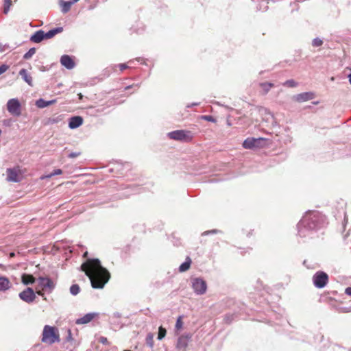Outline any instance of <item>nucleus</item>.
Masks as SVG:
<instances>
[{"instance_id": "1", "label": "nucleus", "mask_w": 351, "mask_h": 351, "mask_svg": "<svg viewBox=\"0 0 351 351\" xmlns=\"http://www.w3.org/2000/svg\"><path fill=\"white\" fill-rule=\"evenodd\" d=\"M81 270L88 277L94 289L104 288L110 278V272L97 258H88L81 265Z\"/></svg>"}, {"instance_id": "2", "label": "nucleus", "mask_w": 351, "mask_h": 351, "mask_svg": "<svg viewBox=\"0 0 351 351\" xmlns=\"http://www.w3.org/2000/svg\"><path fill=\"white\" fill-rule=\"evenodd\" d=\"M322 222L323 217L320 213L318 212H310L303 217L300 223L310 230H315L319 228Z\"/></svg>"}, {"instance_id": "3", "label": "nucleus", "mask_w": 351, "mask_h": 351, "mask_svg": "<svg viewBox=\"0 0 351 351\" xmlns=\"http://www.w3.org/2000/svg\"><path fill=\"white\" fill-rule=\"evenodd\" d=\"M41 341L47 345H52L60 341L58 329L55 326L45 325L42 332Z\"/></svg>"}, {"instance_id": "4", "label": "nucleus", "mask_w": 351, "mask_h": 351, "mask_svg": "<svg viewBox=\"0 0 351 351\" xmlns=\"http://www.w3.org/2000/svg\"><path fill=\"white\" fill-rule=\"evenodd\" d=\"M167 136L170 139L183 143L192 142L195 137L194 134L191 131L186 130H175L169 132Z\"/></svg>"}, {"instance_id": "5", "label": "nucleus", "mask_w": 351, "mask_h": 351, "mask_svg": "<svg viewBox=\"0 0 351 351\" xmlns=\"http://www.w3.org/2000/svg\"><path fill=\"white\" fill-rule=\"evenodd\" d=\"M313 282L317 288H323L328 282V276L322 271H317L313 276Z\"/></svg>"}, {"instance_id": "6", "label": "nucleus", "mask_w": 351, "mask_h": 351, "mask_svg": "<svg viewBox=\"0 0 351 351\" xmlns=\"http://www.w3.org/2000/svg\"><path fill=\"white\" fill-rule=\"evenodd\" d=\"M8 111L14 116L19 117L21 114V105L17 99H11L7 103Z\"/></svg>"}, {"instance_id": "7", "label": "nucleus", "mask_w": 351, "mask_h": 351, "mask_svg": "<svg viewBox=\"0 0 351 351\" xmlns=\"http://www.w3.org/2000/svg\"><path fill=\"white\" fill-rule=\"evenodd\" d=\"M7 180L10 182H18L23 178L21 170L19 167L12 169H8L7 171Z\"/></svg>"}, {"instance_id": "8", "label": "nucleus", "mask_w": 351, "mask_h": 351, "mask_svg": "<svg viewBox=\"0 0 351 351\" xmlns=\"http://www.w3.org/2000/svg\"><path fill=\"white\" fill-rule=\"evenodd\" d=\"M37 287L41 288L43 290L49 291V292H51L55 287L53 282L47 277H39L37 279Z\"/></svg>"}, {"instance_id": "9", "label": "nucleus", "mask_w": 351, "mask_h": 351, "mask_svg": "<svg viewBox=\"0 0 351 351\" xmlns=\"http://www.w3.org/2000/svg\"><path fill=\"white\" fill-rule=\"evenodd\" d=\"M192 287L197 294H204L207 289L206 281L202 278H195L192 281Z\"/></svg>"}, {"instance_id": "10", "label": "nucleus", "mask_w": 351, "mask_h": 351, "mask_svg": "<svg viewBox=\"0 0 351 351\" xmlns=\"http://www.w3.org/2000/svg\"><path fill=\"white\" fill-rule=\"evenodd\" d=\"M19 298L27 303H32L34 301L36 295L34 290L28 287L19 293Z\"/></svg>"}, {"instance_id": "11", "label": "nucleus", "mask_w": 351, "mask_h": 351, "mask_svg": "<svg viewBox=\"0 0 351 351\" xmlns=\"http://www.w3.org/2000/svg\"><path fill=\"white\" fill-rule=\"evenodd\" d=\"M315 97V94L312 92H306L298 94L293 97V99L297 102H304L311 100Z\"/></svg>"}, {"instance_id": "12", "label": "nucleus", "mask_w": 351, "mask_h": 351, "mask_svg": "<svg viewBox=\"0 0 351 351\" xmlns=\"http://www.w3.org/2000/svg\"><path fill=\"white\" fill-rule=\"evenodd\" d=\"M61 64L68 69H71L75 66L73 60L68 55H64L60 58Z\"/></svg>"}, {"instance_id": "13", "label": "nucleus", "mask_w": 351, "mask_h": 351, "mask_svg": "<svg viewBox=\"0 0 351 351\" xmlns=\"http://www.w3.org/2000/svg\"><path fill=\"white\" fill-rule=\"evenodd\" d=\"M82 123H83L82 117L80 116H75V117H72L69 119V127L71 129H75V128H77L80 127V125H82Z\"/></svg>"}, {"instance_id": "14", "label": "nucleus", "mask_w": 351, "mask_h": 351, "mask_svg": "<svg viewBox=\"0 0 351 351\" xmlns=\"http://www.w3.org/2000/svg\"><path fill=\"white\" fill-rule=\"evenodd\" d=\"M12 283L5 276L0 277V291H5L10 289Z\"/></svg>"}, {"instance_id": "15", "label": "nucleus", "mask_w": 351, "mask_h": 351, "mask_svg": "<svg viewBox=\"0 0 351 351\" xmlns=\"http://www.w3.org/2000/svg\"><path fill=\"white\" fill-rule=\"evenodd\" d=\"M96 316L95 313H90L76 320L77 324H86L90 322Z\"/></svg>"}, {"instance_id": "16", "label": "nucleus", "mask_w": 351, "mask_h": 351, "mask_svg": "<svg viewBox=\"0 0 351 351\" xmlns=\"http://www.w3.org/2000/svg\"><path fill=\"white\" fill-rule=\"evenodd\" d=\"M191 335H182L180 337L177 342V348L179 349H185L188 346V342Z\"/></svg>"}, {"instance_id": "17", "label": "nucleus", "mask_w": 351, "mask_h": 351, "mask_svg": "<svg viewBox=\"0 0 351 351\" xmlns=\"http://www.w3.org/2000/svg\"><path fill=\"white\" fill-rule=\"evenodd\" d=\"M19 75L27 82L29 86H33V79L27 71L25 69H22L19 71Z\"/></svg>"}, {"instance_id": "18", "label": "nucleus", "mask_w": 351, "mask_h": 351, "mask_svg": "<svg viewBox=\"0 0 351 351\" xmlns=\"http://www.w3.org/2000/svg\"><path fill=\"white\" fill-rule=\"evenodd\" d=\"M45 38V32L42 30H38L31 36L30 40L34 43H38Z\"/></svg>"}, {"instance_id": "19", "label": "nucleus", "mask_w": 351, "mask_h": 351, "mask_svg": "<svg viewBox=\"0 0 351 351\" xmlns=\"http://www.w3.org/2000/svg\"><path fill=\"white\" fill-rule=\"evenodd\" d=\"M75 3V2H73V0H72L71 1H64L63 0H60L59 4L61 7L62 12L63 13H66L70 10L72 4Z\"/></svg>"}, {"instance_id": "20", "label": "nucleus", "mask_w": 351, "mask_h": 351, "mask_svg": "<svg viewBox=\"0 0 351 351\" xmlns=\"http://www.w3.org/2000/svg\"><path fill=\"white\" fill-rule=\"evenodd\" d=\"M21 281L24 285H28L34 283L36 278L31 274H23L21 276Z\"/></svg>"}, {"instance_id": "21", "label": "nucleus", "mask_w": 351, "mask_h": 351, "mask_svg": "<svg viewBox=\"0 0 351 351\" xmlns=\"http://www.w3.org/2000/svg\"><path fill=\"white\" fill-rule=\"evenodd\" d=\"M257 140L254 138H248L243 143V147L245 149H252L256 146Z\"/></svg>"}, {"instance_id": "22", "label": "nucleus", "mask_w": 351, "mask_h": 351, "mask_svg": "<svg viewBox=\"0 0 351 351\" xmlns=\"http://www.w3.org/2000/svg\"><path fill=\"white\" fill-rule=\"evenodd\" d=\"M62 27H57L53 29L49 30L48 32L45 33V39H49L53 38L58 33L62 32Z\"/></svg>"}, {"instance_id": "23", "label": "nucleus", "mask_w": 351, "mask_h": 351, "mask_svg": "<svg viewBox=\"0 0 351 351\" xmlns=\"http://www.w3.org/2000/svg\"><path fill=\"white\" fill-rule=\"evenodd\" d=\"M191 262V259L189 257H187L186 258L185 262L181 264V265L180 266L179 271L180 272H184L187 271L190 268Z\"/></svg>"}, {"instance_id": "24", "label": "nucleus", "mask_w": 351, "mask_h": 351, "mask_svg": "<svg viewBox=\"0 0 351 351\" xmlns=\"http://www.w3.org/2000/svg\"><path fill=\"white\" fill-rule=\"evenodd\" d=\"M261 87L263 88L264 91V94H266L268 93V91L274 87V84L272 83L269 82H264L260 84Z\"/></svg>"}, {"instance_id": "25", "label": "nucleus", "mask_w": 351, "mask_h": 351, "mask_svg": "<svg viewBox=\"0 0 351 351\" xmlns=\"http://www.w3.org/2000/svg\"><path fill=\"white\" fill-rule=\"evenodd\" d=\"M36 51V48L34 47L29 49V51L23 56V58L25 60L30 59L35 54Z\"/></svg>"}, {"instance_id": "26", "label": "nucleus", "mask_w": 351, "mask_h": 351, "mask_svg": "<svg viewBox=\"0 0 351 351\" xmlns=\"http://www.w3.org/2000/svg\"><path fill=\"white\" fill-rule=\"evenodd\" d=\"M146 343L150 348L154 346V335L152 333H149L146 337Z\"/></svg>"}, {"instance_id": "27", "label": "nucleus", "mask_w": 351, "mask_h": 351, "mask_svg": "<svg viewBox=\"0 0 351 351\" xmlns=\"http://www.w3.org/2000/svg\"><path fill=\"white\" fill-rule=\"evenodd\" d=\"M80 291V286L77 284L73 285L70 287V292L73 295H76L77 294H78Z\"/></svg>"}, {"instance_id": "28", "label": "nucleus", "mask_w": 351, "mask_h": 351, "mask_svg": "<svg viewBox=\"0 0 351 351\" xmlns=\"http://www.w3.org/2000/svg\"><path fill=\"white\" fill-rule=\"evenodd\" d=\"M167 333V330L165 328L162 326H160L158 328V339L161 340L162 339Z\"/></svg>"}, {"instance_id": "29", "label": "nucleus", "mask_w": 351, "mask_h": 351, "mask_svg": "<svg viewBox=\"0 0 351 351\" xmlns=\"http://www.w3.org/2000/svg\"><path fill=\"white\" fill-rule=\"evenodd\" d=\"M62 173V171L60 169H58L54 170L51 173H50L47 176H42L41 179L49 178H51L52 176L60 175Z\"/></svg>"}, {"instance_id": "30", "label": "nucleus", "mask_w": 351, "mask_h": 351, "mask_svg": "<svg viewBox=\"0 0 351 351\" xmlns=\"http://www.w3.org/2000/svg\"><path fill=\"white\" fill-rule=\"evenodd\" d=\"M11 5H12V0H4L3 12L5 14L8 13Z\"/></svg>"}, {"instance_id": "31", "label": "nucleus", "mask_w": 351, "mask_h": 351, "mask_svg": "<svg viewBox=\"0 0 351 351\" xmlns=\"http://www.w3.org/2000/svg\"><path fill=\"white\" fill-rule=\"evenodd\" d=\"M36 105L39 108H43L47 106V101L44 100L43 99H39L37 100Z\"/></svg>"}, {"instance_id": "32", "label": "nucleus", "mask_w": 351, "mask_h": 351, "mask_svg": "<svg viewBox=\"0 0 351 351\" xmlns=\"http://www.w3.org/2000/svg\"><path fill=\"white\" fill-rule=\"evenodd\" d=\"M182 326H183L182 316H179L176 321V329L177 330H180L182 328Z\"/></svg>"}, {"instance_id": "33", "label": "nucleus", "mask_w": 351, "mask_h": 351, "mask_svg": "<svg viewBox=\"0 0 351 351\" xmlns=\"http://www.w3.org/2000/svg\"><path fill=\"white\" fill-rule=\"evenodd\" d=\"M297 84V82H295L293 80H289L283 84L284 86L289 87H295Z\"/></svg>"}, {"instance_id": "34", "label": "nucleus", "mask_w": 351, "mask_h": 351, "mask_svg": "<svg viewBox=\"0 0 351 351\" xmlns=\"http://www.w3.org/2000/svg\"><path fill=\"white\" fill-rule=\"evenodd\" d=\"M323 44V41L322 40H321L320 38H315L313 42H312V45L313 47H319L321 45H322Z\"/></svg>"}, {"instance_id": "35", "label": "nucleus", "mask_w": 351, "mask_h": 351, "mask_svg": "<svg viewBox=\"0 0 351 351\" xmlns=\"http://www.w3.org/2000/svg\"><path fill=\"white\" fill-rule=\"evenodd\" d=\"M9 69V66L7 64H2L0 66V75L4 73Z\"/></svg>"}, {"instance_id": "36", "label": "nucleus", "mask_w": 351, "mask_h": 351, "mask_svg": "<svg viewBox=\"0 0 351 351\" xmlns=\"http://www.w3.org/2000/svg\"><path fill=\"white\" fill-rule=\"evenodd\" d=\"M202 119L210 121V122H215V119L213 118V117L210 115H204L202 117Z\"/></svg>"}, {"instance_id": "37", "label": "nucleus", "mask_w": 351, "mask_h": 351, "mask_svg": "<svg viewBox=\"0 0 351 351\" xmlns=\"http://www.w3.org/2000/svg\"><path fill=\"white\" fill-rule=\"evenodd\" d=\"M44 291L45 290H43L41 288L38 287H36V293L38 295H40L42 297L44 296Z\"/></svg>"}, {"instance_id": "38", "label": "nucleus", "mask_w": 351, "mask_h": 351, "mask_svg": "<svg viewBox=\"0 0 351 351\" xmlns=\"http://www.w3.org/2000/svg\"><path fill=\"white\" fill-rule=\"evenodd\" d=\"M119 68L120 71H123L125 69L129 68V66L126 64H119L117 66Z\"/></svg>"}, {"instance_id": "39", "label": "nucleus", "mask_w": 351, "mask_h": 351, "mask_svg": "<svg viewBox=\"0 0 351 351\" xmlns=\"http://www.w3.org/2000/svg\"><path fill=\"white\" fill-rule=\"evenodd\" d=\"M80 155V152H72L69 155L71 158H76Z\"/></svg>"}, {"instance_id": "40", "label": "nucleus", "mask_w": 351, "mask_h": 351, "mask_svg": "<svg viewBox=\"0 0 351 351\" xmlns=\"http://www.w3.org/2000/svg\"><path fill=\"white\" fill-rule=\"evenodd\" d=\"M99 341L102 343L103 344H108V341L106 337H101L99 339Z\"/></svg>"}, {"instance_id": "41", "label": "nucleus", "mask_w": 351, "mask_h": 351, "mask_svg": "<svg viewBox=\"0 0 351 351\" xmlns=\"http://www.w3.org/2000/svg\"><path fill=\"white\" fill-rule=\"evenodd\" d=\"M57 100L56 99H53V100H50V101H47V106H50V105H52V104H54L55 103H56Z\"/></svg>"}, {"instance_id": "42", "label": "nucleus", "mask_w": 351, "mask_h": 351, "mask_svg": "<svg viewBox=\"0 0 351 351\" xmlns=\"http://www.w3.org/2000/svg\"><path fill=\"white\" fill-rule=\"evenodd\" d=\"M345 293L348 295H350L351 296V287H348L345 290Z\"/></svg>"}, {"instance_id": "43", "label": "nucleus", "mask_w": 351, "mask_h": 351, "mask_svg": "<svg viewBox=\"0 0 351 351\" xmlns=\"http://www.w3.org/2000/svg\"><path fill=\"white\" fill-rule=\"evenodd\" d=\"M134 86H136V87H137V88H138V87H139V86H138V84H132V85H131V86H126V87H125V90H128V89H130V88H132V87H134Z\"/></svg>"}, {"instance_id": "44", "label": "nucleus", "mask_w": 351, "mask_h": 351, "mask_svg": "<svg viewBox=\"0 0 351 351\" xmlns=\"http://www.w3.org/2000/svg\"><path fill=\"white\" fill-rule=\"evenodd\" d=\"M9 256L10 258H13L15 256V254L14 252H10Z\"/></svg>"}, {"instance_id": "45", "label": "nucleus", "mask_w": 351, "mask_h": 351, "mask_svg": "<svg viewBox=\"0 0 351 351\" xmlns=\"http://www.w3.org/2000/svg\"><path fill=\"white\" fill-rule=\"evenodd\" d=\"M77 95L80 100H82L83 99V95L82 93H79Z\"/></svg>"}, {"instance_id": "46", "label": "nucleus", "mask_w": 351, "mask_h": 351, "mask_svg": "<svg viewBox=\"0 0 351 351\" xmlns=\"http://www.w3.org/2000/svg\"><path fill=\"white\" fill-rule=\"evenodd\" d=\"M228 317H229L228 316H226V323H230V321H231V319H228Z\"/></svg>"}, {"instance_id": "47", "label": "nucleus", "mask_w": 351, "mask_h": 351, "mask_svg": "<svg viewBox=\"0 0 351 351\" xmlns=\"http://www.w3.org/2000/svg\"><path fill=\"white\" fill-rule=\"evenodd\" d=\"M87 255H88V252H86L84 254L83 256H84V257H86V256H87Z\"/></svg>"}, {"instance_id": "48", "label": "nucleus", "mask_w": 351, "mask_h": 351, "mask_svg": "<svg viewBox=\"0 0 351 351\" xmlns=\"http://www.w3.org/2000/svg\"><path fill=\"white\" fill-rule=\"evenodd\" d=\"M69 336H71V332L70 330H69Z\"/></svg>"}, {"instance_id": "49", "label": "nucleus", "mask_w": 351, "mask_h": 351, "mask_svg": "<svg viewBox=\"0 0 351 351\" xmlns=\"http://www.w3.org/2000/svg\"><path fill=\"white\" fill-rule=\"evenodd\" d=\"M79 0H73V2H77Z\"/></svg>"}]
</instances>
